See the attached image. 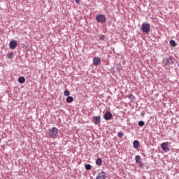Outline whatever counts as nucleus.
I'll use <instances>...</instances> for the list:
<instances>
[{
	"label": "nucleus",
	"mask_w": 179,
	"mask_h": 179,
	"mask_svg": "<svg viewBox=\"0 0 179 179\" xmlns=\"http://www.w3.org/2000/svg\"><path fill=\"white\" fill-rule=\"evenodd\" d=\"M142 31L144 33H149L150 31V24H147L145 22L142 24Z\"/></svg>",
	"instance_id": "nucleus-1"
},
{
	"label": "nucleus",
	"mask_w": 179,
	"mask_h": 179,
	"mask_svg": "<svg viewBox=\"0 0 179 179\" xmlns=\"http://www.w3.org/2000/svg\"><path fill=\"white\" fill-rule=\"evenodd\" d=\"M58 134V130L56 127H53L49 129V135L50 138H54Z\"/></svg>",
	"instance_id": "nucleus-2"
},
{
	"label": "nucleus",
	"mask_w": 179,
	"mask_h": 179,
	"mask_svg": "<svg viewBox=\"0 0 179 179\" xmlns=\"http://www.w3.org/2000/svg\"><path fill=\"white\" fill-rule=\"evenodd\" d=\"M169 142H164L162 144H161V148L163 150L164 152H168L170 151V145Z\"/></svg>",
	"instance_id": "nucleus-3"
},
{
	"label": "nucleus",
	"mask_w": 179,
	"mask_h": 179,
	"mask_svg": "<svg viewBox=\"0 0 179 179\" xmlns=\"http://www.w3.org/2000/svg\"><path fill=\"white\" fill-rule=\"evenodd\" d=\"M96 20L99 22H105L106 20V17L103 15H99L96 17Z\"/></svg>",
	"instance_id": "nucleus-4"
},
{
	"label": "nucleus",
	"mask_w": 179,
	"mask_h": 179,
	"mask_svg": "<svg viewBox=\"0 0 179 179\" xmlns=\"http://www.w3.org/2000/svg\"><path fill=\"white\" fill-rule=\"evenodd\" d=\"M101 116H96L93 117V122L95 125H98L101 123Z\"/></svg>",
	"instance_id": "nucleus-5"
},
{
	"label": "nucleus",
	"mask_w": 179,
	"mask_h": 179,
	"mask_svg": "<svg viewBox=\"0 0 179 179\" xmlns=\"http://www.w3.org/2000/svg\"><path fill=\"white\" fill-rule=\"evenodd\" d=\"M10 49L14 50L17 47V41L15 40H13L9 43Z\"/></svg>",
	"instance_id": "nucleus-6"
},
{
	"label": "nucleus",
	"mask_w": 179,
	"mask_h": 179,
	"mask_svg": "<svg viewBox=\"0 0 179 179\" xmlns=\"http://www.w3.org/2000/svg\"><path fill=\"white\" fill-rule=\"evenodd\" d=\"M104 118L106 120H110L113 118V114L110 112H106L104 115Z\"/></svg>",
	"instance_id": "nucleus-7"
},
{
	"label": "nucleus",
	"mask_w": 179,
	"mask_h": 179,
	"mask_svg": "<svg viewBox=\"0 0 179 179\" xmlns=\"http://www.w3.org/2000/svg\"><path fill=\"white\" fill-rule=\"evenodd\" d=\"M106 174L104 171L101 172L98 174V176L96 178V179H106Z\"/></svg>",
	"instance_id": "nucleus-8"
},
{
	"label": "nucleus",
	"mask_w": 179,
	"mask_h": 179,
	"mask_svg": "<svg viewBox=\"0 0 179 179\" xmlns=\"http://www.w3.org/2000/svg\"><path fill=\"white\" fill-rule=\"evenodd\" d=\"M101 63V59L96 57L93 58V64L97 66V65L100 64Z\"/></svg>",
	"instance_id": "nucleus-9"
},
{
	"label": "nucleus",
	"mask_w": 179,
	"mask_h": 179,
	"mask_svg": "<svg viewBox=\"0 0 179 179\" xmlns=\"http://www.w3.org/2000/svg\"><path fill=\"white\" fill-rule=\"evenodd\" d=\"M135 162L138 164H142V162L141 161V157L139 155H137L135 157Z\"/></svg>",
	"instance_id": "nucleus-10"
},
{
	"label": "nucleus",
	"mask_w": 179,
	"mask_h": 179,
	"mask_svg": "<svg viewBox=\"0 0 179 179\" xmlns=\"http://www.w3.org/2000/svg\"><path fill=\"white\" fill-rule=\"evenodd\" d=\"M102 162H103V161H102L101 158H97V159L96 161V164L97 166H101Z\"/></svg>",
	"instance_id": "nucleus-11"
},
{
	"label": "nucleus",
	"mask_w": 179,
	"mask_h": 179,
	"mask_svg": "<svg viewBox=\"0 0 179 179\" xmlns=\"http://www.w3.org/2000/svg\"><path fill=\"white\" fill-rule=\"evenodd\" d=\"M18 82L19 83L23 84L26 82V78H24V77H19Z\"/></svg>",
	"instance_id": "nucleus-12"
},
{
	"label": "nucleus",
	"mask_w": 179,
	"mask_h": 179,
	"mask_svg": "<svg viewBox=\"0 0 179 179\" xmlns=\"http://www.w3.org/2000/svg\"><path fill=\"white\" fill-rule=\"evenodd\" d=\"M133 146H134V148H135V149H137V148H138V146H139V142L136 140L134 141L133 142Z\"/></svg>",
	"instance_id": "nucleus-13"
},
{
	"label": "nucleus",
	"mask_w": 179,
	"mask_h": 179,
	"mask_svg": "<svg viewBox=\"0 0 179 179\" xmlns=\"http://www.w3.org/2000/svg\"><path fill=\"white\" fill-rule=\"evenodd\" d=\"M66 101L67 103H72L73 101V98L72 96H68Z\"/></svg>",
	"instance_id": "nucleus-14"
},
{
	"label": "nucleus",
	"mask_w": 179,
	"mask_h": 179,
	"mask_svg": "<svg viewBox=\"0 0 179 179\" xmlns=\"http://www.w3.org/2000/svg\"><path fill=\"white\" fill-rule=\"evenodd\" d=\"M170 44L172 47H176V43L174 40H171L170 41Z\"/></svg>",
	"instance_id": "nucleus-15"
},
{
	"label": "nucleus",
	"mask_w": 179,
	"mask_h": 179,
	"mask_svg": "<svg viewBox=\"0 0 179 179\" xmlns=\"http://www.w3.org/2000/svg\"><path fill=\"white\" fill-rule=\"evenodd\" d=\"M13 52H8L7 54V58L10 59H13Z\"/></svg>",
	"instance_id": "nucleus-16"
},
{
	"label": "nucleus",
	"mask_w": 179,
	"mask_h": 179,
	"mask_svg": "<svg viewBox=\"0 0 179 179\" xmlns=\"http://www.w3.org/2000/svg\"><path fill=\"white\" fill-rule=\"evenodd\" d=\"M85 170L87 171L92 170V166H90V164H87V166H85Z\"/></svg>",
	"instance_id": "nucleus-17"
},
{
	"label": "nucleus",
	"mask_w": 179,
	"mask_h": 179,
	"mask_svg": "<svg viewBox=\"0 0 179 179\" xmlns=\"http://www.w3.org/2000/svg\"><path fill=\"white\" fill-rule=\"evenodd\" d=\"M129 99L131 100V101H134V96L132 94H129Z\"/></svg>",
	"instance_id": "nucleus-18"
},
{
	"label": "nucleus",
	"mask_w": 179,
	"mask_h": 179,
	"mask_svg": "<svg viewBox=\"0 0 179 179\" xmlns=\"http://www.w3.org/2000/svg\"><path fill=\"white\" fill-rule=\"evenodd\" d=\"M138 125L140 127H143L145 125V122L143 121H140V122H138Z\"/></svg>",
	"instance_id": "nucleus-19"
},
{
	"label": "nucleus",
	"mask_w": 179,
	"mask_h": 179,
	"mask_svg": "<svg viewBox=\"0 0 179 179\" xmlns=\"http://www.w3.org/2000/svg\"><path fill=\"white\" fill-rule=\"evenodd\" d=\"M70 95V92L68 90L64 91V96H69Z\"/></svg>",
	"instance_id": "nucleus-20"
},
{
	"label": "nucleus",
	"mask_w": 179,
	"mask_h": 179,
	"mask_svg": "<svg viewBox=\"0 0 179 179\" xmlns=\"http://www.w3.org/2000/svg\"><path fill=\"white\" fill-rule=\"evenodd\" d=\"M117 136H118L119 138H122V136H123V134H122V132H119V133L117 134Z\"/></svg>",
	"instance_id": "nucleus-21"
},
{
	"label": "nucleus",
	"mask_w": 179,
	"mask_h": 179,
	"mask_svg": "<svg viewBox=\"0 0 179 179\" xmlns=\"http://www.w3.org/2000/svg\"><path fill=\"white\" fill-rule=\"evenodd\" d=\"M76 3H80V0H75Z\"/></svg>",
	"instance_id": "nucleus-22"
},
{
	"label": "nucleus",
	"mask_w": 179,
	"mask_h": 179,
	"mask_svg": "<svg viewBox=\"0 0 179 179\" xmlns=\"http://www.w3.org/2000/svg\"><path fill=\"white\" fill-rule=\"evenodd\" d=\"M178 66H179V64H178Z\"/></svg>",
	"instance_id": "nucleus-23"
}]
</instances>
